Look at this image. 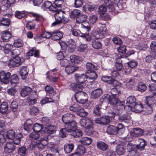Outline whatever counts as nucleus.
I'll return each instance as SVG.
<instances>
[{
    "label": "nucleus",
    "mask_w": 156,
    "mask_h": 156,
    "mask_svg": "<svg viewBox=\"0 0 156 156\" xmlns=\"http://www.w3.org/2000/svg\"><path fill=\"white\" fill-rule=\"evenodd\" d=\"M20 54V51L18 49H14L10 52L9 55L13 58L9 60L8 62H3L7 64L10 68L18 67L21 65L25 60L23 57L18 56Z\"/></svg>",
    "instance_id": "nucleus-1"
},
{
    "label": "nucleus",
    "mask_w": 156,
    "mask_h": 156,
    "mask_svg": "<svg viewBox=\"0 0 156 156\" xmlns=\"http://www.w3.org/2000/svg\"><path fill=\"white\" fill-rule=\"evenodd\" d=\"M125 102L124 101H121L119 100L115 105L114 106L115 112L112 111L109 112L110 114L108 116L110 117H113L114 115H119L122 113L123 111L125 109Z\"/></svg>",
    "instance_id": "nucleus-2"
},
{
    "label": "nucleus",
    "mask_w": 156,
    "mask_h": 156,
    "mask_svg": "<svg viewBox=\"0 0 156 156\" xmlns=\"http://www.w3.org/2000/svg\"><path fill=\"white\" fill-rule=\"evenodd\" d=\"M65 14L64 12L61 10L57 11L54 15L55 21L52 23V25L55 26L63 23L65 20Z\"/></svg>",
    "instance_id": "nucleus-3"
},
{
    "label": "nucleus",
    "mask_w": 156,
    "mask_h": 156,
    "mask_svg": "<svg viewBox=\"0 0 156 156\" xmlns=\"http://www.w3.org/2000/svg\"><path fill=\"white\" fill-rule=\"evenodd\" d=\"M87 94L82 91L77 92L75 94V98L76 101L80 103H84L86 102Z\"/></svg>",
    "instance_id": "nucleus-4"
},
{
    "label": "nucleus",
    "mask_w": 156,
    "mask_h": 156,
    "mask_svg": "<svg viewBox=\"0 0 156 156\" xmlns=\"http://www.w3.org/2000/svg\"><path fill=\"white\" fill-rule=\"evenodd\" d=\"M11 73L9 72L2 71L0 72V81L2 83L7 84L9 82Z\"/></svg>",
    "instance_id": "nucleus-5"
},
{
    "label": "nucleus",
    "mask_w": 156,
    "mask_h": 156,
    "mask_svg": "<svg viewBox=\"0 0 156 156\" xmlns=\"http://www.w3.org/2000/svg\"><path fill=\"white\" fill-rule=\"evenodd\" d=\"M81 28L83 33H81L80 37L87 41H90L91 40V37L89 35V32L91 28L85 27L82 26H81Z\"/></svg>",
    "instance_id": "nucleus-6"
},
{
    "label": "nucleus",
    "mask_w": 156,
    "mask_h": 156,
    "mask_svg": "<svg viewBox=\"0 0 156 156\" xmlns=\"http://www.w3.org/2000/svg\"><path fill=\"white\" fill-rule=\"evenodd\" d=\"M56 128L55 126H48L47 128L44 129V130H42L41 133L43 134L46 133L48 135L46 137L47 139H48L50 138V135L55 133L56 131Z\"/></svg>",
    "instance_id": "nucleus-7"
},
{
    "label": "nucleus",
    "mask_w": 156,
    "mask_h": 156,
    "mask_svg": "<svg viewBox=\"0 0 156 156\" xmlns=\"http://www.w3.org/2000/svg\"><path fill=\"white\" fill-rule=\"evenodd\" d=\"M74 77L76 82L79 83H83L87 79V75L84 74L76 73L74 75Z\"/></svg>",
    "instance_id": "nucleus-8"
},
{
    "label": "nucleus",
    "mask_w": 156,
    "mask_h": 156,
    "mask_svg": "<svg viewBox=\"0 0 156 156\" xmlns=\"http://www.w3.org/2000/svg\"><path fill=\"white\" fill-rule=\"evenodd\" d=\"M11 16L12 15L10 14H5L4 17L0 20V26H9L10 23L9 19Z\"/></svg>",
    "instance_id": "nucleus-9"
},
{
    "label": "nucleus",
    "mask_w": 156,
    "mask_h": 156,
    "mask_svg": "<svg viewBox=\"0 0 156 156\" xmlns=\"http://www.w3.org/2000/svg\"><path fill=\"white\" fill-rule=\"evenodd\" d=\"M143 130L139 128H135L132 129L130 132L131 136L134 137H138L144 134Z\"/></svg>",
    "instance_id": "nucleus-10"
},
{
    "label": "nucleus",
    "mask_w": 156,
    "mask_h": 156,
    "mask_svg": "<svg viewBox=\"0 0 156 156\" xmlns=\"http://www.w3.org/2000/svg\"><path fill=\"white\" fill-rule=\"evenodd\" d=\"M16 149L13 142H7L4 147V151L6 153L9 154L13 152Z\"/></svg>",
    "instance_id": "nucleus-11"
},
{
    "label": "nucleus",
    "mask_w": 156,
    "mask_h": 156,
    "mask_svg": "<svg viewBox=\"0 0 156 156\" xmlns=\"http://www.w3.org/2000/svg\"><path fill=\"white\" fill-rule=\"evenodd\" d=\"M152 98L150 97H148L147 98V102H146L147 106L146 107L144 111L147 115L151 114L153 112L152 108L151 107L152 105L151 100H152Z\"/></svg>",
    "instance_id": "nucleus-12"
},
{
    "label": "nucleus",
    "mask_w": 156,
    "mask_h": 156,
    "mask_svg": "<svg viewBox=\"0 0 156 156\" xmlns=\"http://www.w3.org/2000/svg\"><path fill=\"white\" fill-rule=\"evenodd\" d=\"M48 139H47L46 137H43L36 141V144L35 145V147H37L39 149H43L44 148V146H46L48 144Z\"/></svg>",
    "instance_id": "nucleus-13"
},
{
    "label": "nucleus",
    "mask_w": 156,
    "mask_h": 156,
    "mask_svg": "<svg viewBox=\"0 0 156 156\" xmlns=\"http://www.w3.org/2000/svg\"><path fill=\"white\" fill-rule=\"evenodd\" d=\"M126 148L128 152H131L132 153L135 154L134 155H132L131 156H138V154L137 153V148L136 144L128 143Z\"/></svg>",
    "instance_id": "nucleus-14"
},
{
    "label": "nucleus",
    "mask_w": 156,
    "mask_h": 156,
    "mask_svg": "<svg viewBox=\"0 0 156 156\" xmlns=\"http://www.w3.org/2000/svg\"><path fill=\"white\" fill-rule=\"evenodd\" d=\"M74 118V115L72 114L67 113L62 117V119L65 125L73 120Z\"/></svg>",
    "instance_id": "nucleus-15"
},
{
    "label": "nucleus",
    "mask_w": 156,
    "mask_h": 156,
    "mask_svg": "<svg viewBox=\"0 0 156 156\" xmlns=\"http://www.w3.org/2000/svg\"><path fill=\"white\" fill-rule=\"evenodd\" d=\"M76 122L72 120L65 125V126L66 128L69 129H68V132L70 133L73 130L76 129Z\"/></svg>",
    "instance_id": "nucleus-16"
},
{
    "label": "nucleus",
    "mask_w": 156,
    "mask_h": 156,
    "mask_svg": "<svg viewBox=\"0 0 156 156\" xmlns=\"http://www.w3.org/2000/svg\"><path fill=\"white\" fill-rule=\"evenodd\" d=\"M110 122L109 119L107 117H102L96 119L95 120L96 123L103 125H106Z\"/></svg>",
    "instance_id": "nucleus-17"
},
{
    "label": "nucleus",
    "mask_w": 156,
    "mask_h": 156,
    "mask_svg": "<svg viewBox=\"0 0 156 156\" xmlns=\"http://www.w3.org/2000/svg\"><path fill=\"white\" fill-rule=\"evenodd\" d=\"M69 87L71 90L75 91L76 92L82 91L83 88V85L76 83H71Z\"/></svg>",
    "instance_id": "nucleus-18"
},
{
    "label": "nucleus",
    "mask_w": 156,
    "mask_h": 156,
    "mask_svg": "<svg viewBox=\"0 0 156 156\" xmlns=\"http://www.w3.org/2000/svg\"><path fill=\"white\" fill-rule=\"evenodd\" d=\"M63 34L62 32L57 31L52 32L51 39L54 40H59L62 37Z\"/></svg>",
    "instance_id": "nucleus-19"
},
{
    "label": "nucleus",
    "mask_w": 156,
    "mask_h": 156,
    "mask_svg": "<svg viewBox=\"0 0 156 156\" xmlns=\"http://www.w3.org/2000/svg\"><path fill=\"white\" fill-rule=\"evenodd\" d=\"M28 69L26 66H23L21 67L20 70V73L22 79L25 80L27 77Z\"/></svg>",
    "instance_id": "nucleus-20"
},
{
    "label": "nucleus",
    "mask_w": 156,
    "mask_h": 156,
    "mask_svg": "<svg viewBox=\"0 0 156 156\" xmlns=\"http://www.w3.org/2000/svg\"><path fill=\"white\" fill-rule=\"evenodd\" d=\"M78 67L76 65H67L65 67L66 73L68 75L73 73L76 70Z\"/></svg>",
    "instance_id": "nucleus-21"
},
{
    "label": "nucleus",
    "mask_w": 156,
    "mask_h": 156,
    "mask_svg": "<svg viewBox=\"0 0 156 156\" xmlns=\"http://www.w3.org/2000/svg\"><path fill=\"white\" fill-rule=\"evenodd\" d=\"M107 133L109 134L115 135L119 133L116 127L113 125L109 126L106 130Z\"/></svg>",
    "instance_id": "nucleus-22"
},
{
    "label": "nucleus",
    "mask_w": 156,
    "mask_h": 156,
    "mask_svg": "<svg viewBox=\"0 0 156 156\" xmlns=\"http://www.w3.org/2000/svg\"><path fill=\"white\" fill-rule=\"evenodd\" d=\"M131 110L136 113H139L143 110V106L140 104L136 103L133 106L131 107Z\"/></svg>",
    "instance_id": "nucleus-23"
},
{
    "label": "nucleus",
    "mask_w": 156,
    "mask_h": 156,
    "mask_svg": "<svg viewBox=\"0 0 156 156\" xmlns=\"http://www.w3.org/2000/svg\"><path fill=\"white\" fill-rule=\"evenodd\" d=\"M118 119L121 122H124L128 124L130 121V117L129 114H126L119 116V117Z\"/></svg>",
    "instance_id": "nucleus-24"
},
{
    "label": "nucleus",
    "mask_w": 156,
    "mask_h": 156,
    "mask_svg": "<svg viewBox=\"0 0 156 156\" xmlns=\"http://www.w3.org/2000/svg\"><path fill=\"white\" fill-rule=\"evenodd\" d=\"M138 143L136 145L137 149L140 151L144 150L145 146L147 145L146 142L144 139L140 138L138 139Z\"/></svg>",
    "instance_id": "nucleus-25"
},
{
    "label": "nucleus",
    "mask_w": 156,
    "mask_h": 156,
    "mask_svg": "<svg viewBox=\"0 0 156 156\" xmlns=\"http://www.w3.org/2000/svg\"><path fill=\"white\" fill-rule=\"evenodd\" d=\"M97 146L98 149L103 151H106L108 148V145L105 143L101 141L98 142L97 143Z\"/></svg>",
    "instance_id": "nucleus-26"
},
{
    "label": "nucleus",
    "mask_w": 156,
    "mask_h": 156,
    "mask_svg": "<svg viewBox=\"0 0 156 156\" xmlns=\"http://www.w3.org/2000/svg\"><path fill=\"white\" fill-rule=\"evenodd\" d=\"M103 1L106 6L108 7L109 12H114L115 11V9L111 1L109 0H103Z\"/></svg>",
    "instance_id": "nucleus-27"
},
{
    "label": "nucleus",
    "mask_w": 156,
    "mask_h": 156,
    "mask_svg": "<svg viewBox=\"0 0 156 156\" xmlns=\"http://www.w3.org/2000/svg\"><path fill=\"white\" fill-rule=\"evenodd\" d=\"M102 94V90L98 88L94 90L91 93V97L94 99H96L100 97Z\"/></svg>",
    "instance_id": "nucleus-28"
},
{
    "label": "nucleus",
    "mask_w": 156,
    "mask_h": 156,
    "mask_svg": "<svg viewBox=\"0 0 156 156\" xmlns=\"http://www.w3.org/2000/svg\"><path fill=\"white\" fill-rule=\"evenodd\" d=\"M137 102H136V99L134 96H130L126 99V104L129 107H131Z\"/></svg>",
    "instance_id": "nucleus-29"
},
{
    "label": "nucleus",
    "mask_w": 156,
    "mask_h": 156,
    "mask_svg": "<svg viewBox=\"0 0 156 156\" xmlns=\"http://www.w3.org/2000/svg\"><path fill=\"white\" fill-rule=\"evenodd\" d=\"M32 121L30 119L27 120L24 125V129L28 132L32 129Z\"/></svg>",
    "instance_id": "nucleus-30"
},
{
    "label": "nucleus",
    "mask_w": 156,
    "mask_h": 156,
    "mask_svg": "<svg viewBox=\"0 0 156 156\" xmlns=\"http://www.w3.org/2000/svg\"><path fill=\"white\" fill-rule=\"evenodd\" d=\"M116 148V151L118 155H122L124 154L126 151L123 145H118Z\"/></svg>",
    "instance_id": "nucleus-31"
},
{
    "label": "nucleus",
    "mask_w": 156,
    "mask_h": 156,
    "mask_svg": "<svg viewBox=\"0 0 156 156\" xmlns=\"http://www.w3.org/2000/svg\"><path fill=\"white\" fill-rule=\"evenodd\" d=\"M10 83L13 86H16L19 82L18 76L16 74L12 75L10 76Z\"/></svg>",
    "instance_id": "nucleus-32"
},
{
    "label": "nucleus",
    "mask_w": 156,
    "mask_h": 156,
    "mask_svg": "<svg viewBox=\"0 0 156 156\" xmlns=\"http://www.w3.org/2000/svg\"><path fill=\"white\" fill-rule=\"evenodd\" d=\"M8 108V105L6 102H3L0 105V112L2 114L6 113Z\"/></svg>",
    "instance_id": "nucleus-33"
},
{
    "label": "nucleus",
    "mask_w": 156,
    "mask_h": 156,
    "mask_svg": "<svg viewBox=\"0 0 156 156\" xmlns=\"http://www.w3.org/2000/svg\"><path fill=\"white\" fill-rule=\"evenodd\" d=\"M2 39L5 42H7L11 37V33L7 31H2Z\"/></svg>",
    "instance_id": "nucleus-34"
},
{
    "label": "nucleus",
    "mask_w": 156,
    "mask_h": 156,
    "mask_svg": "<svg viewBox=\"0 0 156 156\" xmlns=\"http://www.w3.org/2000/svg\"><path fill=\"white\" fill-rule=\"evenodd\" d=\"M32 89L29 87H26L23 88L21 91L20 94L23 97H25L30 94Z\"/></svg>",
    "instance_id": "nucleus-35"
},
{
    "label": "nucleus",
    "mask_w": 156,
    "mask_h": 156,
    "mask_svg": "<svg viewBox=\"0 0 156 156\" xmlns=\"http://www.w3.org/2000/svg\"><path fill=\"white\" fill-rule=\"evenodd\" d=\"M86 73L87 74V79L90 80H94L96 79L98 77V75L93 70L90 72H87Z\"/></svg>",
    "instance_id": "nucleus-36"
},
{
    "label": "nucleus",
    "mask_w": 156,
    "mask_h": 156,
    "mask_svg": "<svg viewBox=\"0 0 156 156\" xmlns=\"http://www.w3.org/2000/svg\"><path fill=\"white\" fill-rule=\"evenodd\" d=\"M101 79L103 81L107 82L109 84H113L115 82H116V81L112 79V77L110 76H102Z\"/></svg>",
    "instance_id": "nucleus-37"
},
{
    "label": "nucleus",
    "mask_w": 156,
    "mask_h": 156,
    "mask_svg": "<svg viewBox=\"0 0 156 156\" xmlns=\"http://www.w3.org/2000/svg\"><path fill=\"white\" fill-rule=\"evenodd\" d=\"M104 32H98L94 31L92 33V35L96 39H101L103 38L105 36Z\"/></svg>",
    "instance_id": "nucleus-38"
},
{
    "label": "nucleus",
    "mask_w": 156,
    "mask_h": 156,
    "mask_svg": "<svg viewBox=\"0 0 156 156\" xmlns=\"http://www.w3.org/2000/svg\"><path fill=\"white\" fill-rule=\"evenodd\" d=\"M70 134L74 137H78L81 136L82 135V131L80 130L76 129L73 130L70 132Z\"/></svg>",
    "instance_id": "nucleus-39"
},
{
    "label": "nucleus",
    "mask_w": 156,
    "mask_h": 156,
    "mask_svg": "<svg viewBox=\"0 0 156 156\" xmlns=\"http://www.w3.org/2000/svg\"><path fill=\"white\" fill-rule=\"evenodd\" d=\"M101 104H98L95 106L94 109V113L96 115H100L101 113Z\"/></svg>",
    "instance_id": "nucleus-40"
},
{
    "label": "nucleus",
    "mask_w": 156,
    "mask_h": 156,
    "mask_svg": "<svg viewBox=\"0 0 156 156\" xmlns=\"http://www.w3.org/2000/svg\"><path fill=\"white\" fill-rule=\"evenodd\" d=\"M74 147L73 144H67L64 146V150L66 153H70L73 150Z\"/></svg>",
    "instance_id": "nucleus-41"
},
{
    "label": "nucleus",
    "mask_w": 156,
    "mask_h": 156,
    "mask_svg": "<svg viewBox=\"0 0 156 156\" xmlns=\"http://www.w3.org/2000/svg\"><path fill=\"white\" fill-rule=\"evenodd\" d=\"M118 97H114V96H110L109 99V103L111 105L115 106L116 104L119 101V100L118 98Z\"/></svg>",
    "instance_id": "nucleus-42"
},
{
    "label": "nucleus",
    "mask_w": 156,
    "mask_h": 156,
    "mask_svg": "<svg viewBox=\"0 0 156 156\" xmlns=\"http://www.w3.org/2000/svg\"><path fill=\"white\" fill-rule=\"evenodd\" d=\"M86 151L85 147L81 144L79 145L76 149V152L80 155L83 154L86 152Z\"/></svg>",
    "instance_id": "nucleus-43"
},
{
    "label": "nucleus",
    "mask_w": 156,
    "mask_h": 156,
    "mask_svg": "<svg viewBox=\"0 0 156 156\" xmlns=\"http://www.w3.org/2000/svg\"><path fill=\"white\" fill-rule=\"evenodd\" d=\"M92 140V139L90 138L85 137L82 138L80 141L84 145H89L91 144Z\"/></svg>",
    "instance_id": "nucleus-44"
},
{
    "label": "nucleus",
    "mask_w": 156,
    "mask_h": 156,
    "mask_svg": "<svg viewBox=\"0 0 156 156\" xmlns=\"http://www.w3.org/2000/svg\"><path fill=\"white\" fill-rule=\"evenodd\" d=\"M87 16L86 15H81L76 18V22L78 23H82L87 18Z\"/></svg>",
    "instance_id": "nucleus-45"
},
{
    "label": "nucleus",
    "mask_w": 156,
    "mask_h": 156,
    "mask_svg": "<svg viewBox=\"0 0 156 156\" xmlns=\"http://www.w3.org/2000/svg\"><path fill=\"white\" fill-rule=\"evenodd\" d=\"M86 67L87 70L86 73L90 72L93 71L94 69H96L97 68L96 66L90 62H88L87 63Z\"/></svg>",
    "instance_id": "nucleus-46"
},
{
    "label": "nucleus",
    "mask_w": 156,
    "mask_h": 156,
    "mask_svg": "<svg viewBox=\"0 0 156 156\" xmlns=\"http://www.w3.org/2000/svg\"><path fill=\"white\" fill-rule=\"evenodd\" d=\"M80 11L78 9H74L72 11L70 14L71 18L74 19L77 18L80 15Z\"/></svg>",
    "instance_id": "nucleus-47"
},
{
    "label": "nucleus",
    "mask_w": 156,
    "mask_h": 156,
    "mask_svg": "<svg viewBox=\"0 0 156 156\" xmlns=\"http://www.w3.org/2000/svg\"><path fill=\"white\" fill-rule=\"evenodd\" d=\"M37 101V99L31 95L30 96L27 98V102L29 105H34L36 103Z\"/></svg>",
    "instance_id": "nucleus-48"
},
{
    "label": "nucleus",
    "mask_w": 156,
    "mask_h": 156,
    "mask_svg": "<svg viewBox=\"0 0 156 156\" xmlns=\"http://www.w3.org/2000/svg\"><path fill=\"white\" fill-rule=\"evenodd\" d=\"M147 89V87L145 84L143 83H140L138 84L136 90L140 92H143Z\"/></svg>",
    "instance_id": "nucleus-49"
},
{
    "label": "nucleus",
    "mask_w": 156,
    "mask_h": 156,
    "mask_svg": "<svg viewBox=\"0 0 156 156\" xmlns=\"http://www.w3.org/2000/svg\"><path fill=\"white\" fill-rule=\"evenodd\" d=\"M27 149L25 147L21 146L18 150V154L21 156H25L26 153Z\"/></svg>",
    "instance_id": "nucleus-50"
},
{
    "label": "nucleus",
    "mask_w": 156,
    "mask_h": 156,
    "mask_svg": "<svg viewBox=\"0 0 156 156\" xmlns=\"http://www.w3.org/2000/svg\"><path fill=\"white\" fill-rule=\"evenodd\" d=\"M81 107L77 104H74L70 106L69 109L71 111L78 112L80 110Z\"/></svg>",
    "instance_id": "nucleus-51"
},
{
    "label": "nucleus",
    "mask_w": 156,
    "mask_h": 156,
    "mask_svg": "<svg viewBox=\"0 0 156 156\" xmlns=\"http://www.w3.org/2000/svg\"><path fill=\"white\" fill-rule=\"evenodd\" d=\"M39 111L38 108L35 106H33L30 108V114L32 115H37Z\"/></svg>",
    "instance_id": "nucleus-52"
},
{
    "label": "nucleus",
    "mask_w": 156,
    "mask_h": 156,
    "mask_svg": "<svg viewBox=\"0 0 156 156\" xmlns=\"http://www.w3.org/2000/svg\"><path fill=\"white\" fill-rule=\"evenodd\" d=\"M15 134V132L12 129H10L7 132L6 137L8 139H13Z\"/></svg>",
    "instance_id": "nucleus-53"
},
{
    "label": "nucleus",
    "mask_w": 156,
    "mask_h": 156,
    "mask_svg": "<svg viewBox=\"0 0 156 156\" xmlns=\"http://www.w3.org/2000/svg\"><path fill=\"white\" fill-rule=\"evenodd\" d=\"M39 132H34L30 134V136L31 137L32 140H36V142L38 141V140H40L41 138L39 137V135L38 134Z\"/></svg>",
    "instance_id": "nucleus-54"
},
{
    "label": "nucleus",
    "mask_w": 156,
    "mask_h": 156,
    "mask_svg": "<svg viewBox=\"0 0 156 156\" xmlns=\"http://www.w3.org/2000/svg\"><path fill=\"white\" fill-rule=\"evenodd\" d=\"M32 129L34 132H39L42 130V126L39 124L35 123L32 127Z\"/></svg>",
    "instance_id": "nucleus-55"
},
{
    "label": "nucleus",
    "mask_w": 156,
    "mask_h": 156,
    "mask_svg": "<svg viewBox=\"0 0 156 156\" xmlns=\"http://www.w3.org/2000/svg\"><path fill=\"white\" fill-rule=\"evenodd\" d=\"M13 46L10 44H8L6 43L4 48V52L6 54H10V52H11V49Z\"/></svg>",
    "instance_id": "nucleus-56"
},
{
    "label": "nucleus",
    "mask_w": 156,
    "mask_h": 156,
    "mask_svg": "<svg viewBox=\"0 0 156 156\" xmlns=\"http://www.w3.org/2000/svg\"><path fill=\"white\" fill-rule=\"evenodd\" d=\"M92 45L93 47L96 49H99L102 46L101 43L100 42L96 41H92Z\"/></svg>",
    "instance_id": "nucleus-57"
},
{
    "label": "nucleus",
    "mask_w": 156,
    "mask_h": 156,
    "mask_svg": "<svg viewBox=\"0 0 156 156\" xmlns=\"http://www.w3.org/2000/svg\"><path fill=\"white\" fill-rule=\"evenodd\" d=\"M69 58L71 62L75 63L78 64L80 61L79 57L75 55L70 56Z\"/></svg>",
    "instance_id": "nucleus-58"
},
{
    "label": "nucleus",
    "mask_w": 156,
    "mask_h": 156,
    "mask_svg": "<svg viewBox=\"0 0 156 156\" xmlns=\"http://www.w3.org/2000/svg\"><path fill=\"white\" fill-rule=\"evenodd\" d=\"M107 10V8L106 6L103 5H101L99 7L98 12L99 13L103 14Z\"/></svg>",
    "instance_id": "nucleus-59"
},
{
    "label": "nucleus",
    "mask_w": 156,
    "mask_h": 156,
    "mask_svg": "<svg viewBox=\"0 0 156 156\" xmlns=\"http://www.w3.org/2000/svg\"><path fill=\"white\" fill-rule=\"evenodd\" d=\"M23 44L22 40L20 39L16 40L14 43V45L16 47H20L23 45Z\"/></svg>",
    "instance_id": "nucleus-60"
},
{
    "label": "nucleus",
    "mask_w": 156,
    "mask_h": 156,
    "mask_svg": "<svg viewBox=\"0 0 156 156\" xmlns=\"http://www.w3.org/2000/svg\"><path fill=\"white\" fill-rule=\"evenodd\" d=\"M10 108L12 111H16L18 108V104L17 102L15 101H12L10 105Z\"/></svg>",
    "instance_id": "nucleus-61"
},
{
    "label": "nucleus",
    "mask_w": 156,
    "mask_h": 156,
    "mask_svg": "<svg viewBox=\"0 0 156 156\" xmlns=\"http://www.w3.org/2000/svg\"><path fill=\"white\" fill-rule=\"evenodd\" d=\"M25 16L26 14L24 12L20 11H16L15 14V17L18 19H20L25 17Z\"/></svg>",
    "instance_id": "nucleus-62"
},
{
    "label": "nucleus",
    "mask_w": 156,
    "mask_h": 156,
    "mask_svg": "<svg viewBox=\"0 0 156 156\" xmlns=\"http://www.w3.org/2000/svg\"><path fill=\"white\" fill-rule=\"evenodd\" d=\"M149 90L154 94H156V84L150 83L148 86Z\"/></svg>",
    "instance_id": "nucleus-63"
},
{
    "label": "nucleus",
    "mask_w": 156,
    "mask_h": 156,
    "mask_svg": "<svg viewBox=\"0 0 156 156\" xmlns=\"http://www.w3.org/2000/svg\"><path fill=\"white\" fill-rule=\"evenodd\" d=\"M78 115L81 117H85L87 116L88 114V113L86 112L81 107L80 109L77 113Z\"/></svg>",
    "instance_id": "nucleus-64"
}]
</instances>
